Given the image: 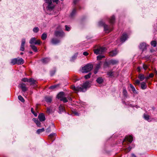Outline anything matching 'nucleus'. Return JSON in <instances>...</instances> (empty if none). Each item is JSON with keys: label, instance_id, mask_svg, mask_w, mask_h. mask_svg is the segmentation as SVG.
<instances>
[{"label": "nucleus", "instance_id": "18", "mask_svg": "<svg viewBox=\"0 0 157 157\" xmlns=\"http://www.w3.org/2000/svg\"><path fill=\"white\" fill-rule=\"evenodd\" d=\"M28 82L30 83V85H36V81L34 80L33 78H30L29 79Z\"/></svg>", "mask_w": 157, "mask_h": 157}, {"label": "nucleus", "instance_id": "14", "mask_svg": "<svg viewBox=\"0 0 157 157\" xmlns=\"http://www.w3.org/2000/svg\"><path fill=\"white\" fill-rule=\"evenodd\" d=\"M139 48L142 49L143 51L146 48V45L145 43H141L140 44L139 46Z\"/></svg>", "mask_w": 157, "mask_h": 157}, {"label": "nucleus", "instance_id": "53", "mask_svg": "<svg viewBox=\"0 0 157 157\" xmlns=\"http://www.w3.org/2000/svg\"><path fill=\"white\" fill-rule=\"evenodd\" d=\"M83 55L85 56H86L88 55V53L87 52H84L83 53Z\"/></svg>", "mask_w": 157, "mask_h": 157}, {"label": "nucleus", "instance_id": "55", "mask_svg": "<svg viewBox=\"0 0 157 157\" xmlns=\"http://www.w3.org/2000/svg\"><path fill=\"white\" fill-rule=\"evenodd\" d=\"M73 113L75 115H76V116L78 115V113L76 111H75Z\"/></svg>", "mask_w": 157, "mask_h": 157}, {"label": "nucleus", "instance_id": "3", "mask_svg": "<svg viewBox=\"0 0 157 157\" xmlns=\"http://www.w3.org/2000/svg\"><path fill=\"white\" fill-rule=\"evenodd\" d=\"M57 98L60 101H63L64 103L68 101V100L65 97L64 93L63 92H60L57 95Z\"/></svg>", "mask_w": 157, "mask_h": 157}, {"label": "nucleus", "instance_id": "37", "mask_svg": "<svg viewBox=\"0 0 157 157\" xmlns=\"http://www.w3.org/2000/svg\"><path fill=\"white\" fill-rule=\"evenodd\" d=\"M39 29L38 27H36L33 28V31L35 33H37L39 31Z\"/></svg>", "mask_w": 157, "mask_h": 157}, {"label": "nucleus", "instance_id": "36", "mask_svg": "<svg viewBox=\"0 0 157 157\" xmlns=\"http://www.w3.org/2000/svg\"><path fill=\"white\" fill-rule=\"evenodd\" d=\"M76 13V9L74 8L72 10L71 13V16H73Z\"/></svg>", "mask_w": 157, "mask_h": 157}, {"label": "nucleus", "instance_id": "20", "mask_svg": "<svg viewBox=\"0 0 157 157\" xmlns=\"http://www.w3.org/2000/svg\"><path fill=\"white\" fill-rule=\"evenodd\" d=\"M115 21V17L114 15L112 16L109 19V22L111 24H113Z\"/></svg>", "mask_w": 157, "mask_h": 157}, {"label": "nucleus", "instance_id": "46", "mask_svg": "<svg viewBox=\"0 0 157 157\" xmlns=\"http://www.w3.org/2000/svg\"><path fill=\"white\" fill-rule=\"evenodd\" d=\"M48 113H50L51 112V110L50 108H48L46 111Z\"/></svg>", "mask_w": 157, "mask_h": 157}, {"label": "nucleus", "instance_id": "56", "mask_svg": "<svg viewBox=\"0 0 157 157\" xmlns=\"http://www.w3.org/2000/svg\"><path fill=\"white\" fill-rule=\"evenodd\" d=\"M84 78L86 79H87L88 78V74L85 75L84 76Z\"/></svg>", "mask_w": 157, "mask_h": 157}, {"label": "nucleus", "instance_id": "38", "mask_svg": "<svg viewBox=\"0 0 157 157\" xmlns=\"http://www.w3.org/2000/svg\"><path fill=\"white\" fill-rule=\"evenodd\" d=\"M65 30L67 31H69L71 29V27H70L68 26L67 25H65Z\"/></svg>", "mask_w": 157, "mask_h": 157}, {"label": "nucleus", "instance_id": "13", "mask_svg": "<svg viewBox=\"0 0 157 157\" xmlns=\"http://www.w3.org/2000/svg\"><path fill=\"white\" fill-rule=\"evenodd\" d=\"M118 53V51H117V49H115L110 52H109V55L110 56L113 57L116 56Z\"/></svg>", "mask_w": 157, "mask_h": 157}, {"label": "nucleus", "instance_id": "2", "mask_svg": "<svg viewBox=\"0 0 157 157\" xmlns=\"http://www.w3.org/2000/svg\"><path fill=\"white\" fill-rule=\"evenodd\" d=\"M99 24L100 26H103L104 30L106 33H109L113 30V28L111 26L105 24L103 21L99 22Z\"/></svg>", "mask_w": 157, "mask_h": 157}, {"label": "nucleus", "instance_id": "63", "mask_svg": "<svg viewBox=\"0 0 157 157\" xmlns=\"http://www.w3.org/2000/svg\"><path fill=\"white\" fill-rule=\"evenodd\" d=\"M138 71L139 72H140L141 70V68L140 67H138L137 68Z\"/></svg>", "mask_w": 157, "mask_h": 157}, {"label": "nucleus", "instance_id": "49", "mask_svg": "<svg viewBox=\"0 0 157 157\" xmlns=\"http://www.w3.org/2000/svg\"><path fill=\"white\" fill-rule=\"evenodd\" d=\"M143 67L144 69L145 70L147 69V65H145V64H143Z\"/></svg>", "mask_w": 157, "mask_h": 157}, {"label": "nucleus", "instance_id": "1", "mask_svg": "<svg viewBox=\"0 0 157 157\" xmlns=\"http://www.w3.org/2000/svg\"><path fill=\"white\" fill-rule=\"evenodd\" d=\"M88 86V82L86 81L82 85L78 86L75 87V86H71L72 89L75 91L85 92L87 90V88Z\"/></svg>", "mask_w": 157, "mask_h": 157}, {"label": "nucleus", "instance_id": "51", "mask_svg": "<svg viewBox=\"0 0 157 157\" xmlns=\"http://www.w3.org/2000/svg\"><path fill=\"white\" fill-rule=\"evenodd\" d=\"M148 76L150 78H152L154 76V74L152 73H151Z\"/></svg>", "mask_w": 157, "mask_h": 157}, {"label": "nucleus", "instance_id": "4", "mask_svg": "<svg viewBox=\"0 0 157 157\" xmlns=\"http://www.w3.org/2000/svg\"><path fill=\"white\" fill-rule=\"evenodd\" d=\"M106 49L105 47H100L94 50V53L97 55L101 54L105 52Z\"/></svg>", "mask_w": 157, "mask_h": 157}, {"label": "nucleus", "instance_id": "44", "mask_svg": "<svg viewBox=\"0 0 157 157\" xmlns=\"http://www.w3.org/2000/svg\"><path fill=\"white\" fill-rule=\"evenodd\" d=\"M135 83L136 85H139L140 83V81L139 80L137 79L135 80Z\"/></svg>", "mask_w": 157, "mask_h": 157}, {"label": "nucleus", "instance_id": "12", "mask_svg": "<svg viewBox=\"0 0 157 157\" xmlns=\"http://www.w3.org/2000/svg\"><path fill=\"white\" fill-rule=\"evenodd\" d=\"M17 64L18 65L22 64L24 63V61L21 58H16Z\"/></svg>", "mask_w": 157, "mask_h": 157}, {"label": "nucleus", "instance_id": "26", "mask_svg": "<svg viewBox=\"0 0 157 157\" xmlns=\"http://www.w3.org/2000/svg\"><path fill=\"white\" fill-rule=\"evenodd\" d=\"M47 8L49 10H52L54 8V6L52 4V3L49 4H48Z\"/></svg>", "mask_w": 157, "mask_h": 157}, {"label": "nucleus", "instance_id": "27", "mask_svg": "<svg viewBox=\"0 0 157 157\" xmlns=\"http://www.w3.org/2000/svg\"><path fill=\"white\" fill-rule=\"evenodd\" d=\"M30 47L35 52H37V49L35 45H30Z\"/></svg>", "mask_w": 157, "mask_h": 157}, {"label": "nucleus", "instance_id": "9", "mask_svg": "<svg viewBox=\"0 0 157 157\" xmlns=\"http://www.w3.org/2000/svg\"><path fill=\"white\" fill-rule=\"evenodd\" d=\"M133 138H124L123 143H126L128 144L131 143L133 140Z\"/></svg>", "mask_w": 157, "mask_h": 157}, {"label": "nucleus", "instance_id": "6", "mask_svg": "<svg viewBox=\"0 0 157 157\" xmlns=\"http://www.w3.org/2000/svg\"><path fill=\"white\" fill-rule=\"evenodd\" d=\"M55 35L57 37H62L64 36L65 33L62 31H56L55 32Z\"/></svg>", "mask_w": 157, "mask_h": 157}, {"label": "nucleus", "instance_id": "25", "mask_svg": "<svg viewBox=\"0 0 157 157\" xmlns=\"http://www.w3.org/2000/svg\"><path fill=\"white\" fill-rule=\"evenodd\" d=\"M138 77L140 81H143L145 78L144 75L142 74H140L138 75Z\"/></svg>", "mask_w": 157, "mask_h": 157}, {"label": "nucleus", "instance_id": "60", "mask_svg": "<svg viewBox=\"0 0 157 157\" xmlns=\"http://www.w3.org/2000/svg\"><path fill=\"white\" fill-rule=\"evenodd\" d=\"M131 157H136V156L133 153H132L131 155Z\"/></svg>", "mask_w": 157, "mask_h": 157}, {"label": "nucleus", "instance_id": "23", "mask_svg": "<svg viewBox=\"0 0 157 157\" xmlns=\"http://www.w3.org/2000/svg\"><path fill=\"white\" fill-rule=\"evenodd\" d=\"M50 59L48 58H46L42 59L41 60L44 63H46L50 61Z\"/></svg>", "mask_w": 157, "mask_h": 157}, {"label": "nucleus", "instance_id": "62", "mask_svg": "<svg viewBox=\"0 0 157 157\" xmlns=\"http://www.w3.org/2000/svg\"><path fill=\"white\" fill-rule=\"evenodd\" d=\"M33 121L35 123L38 120L36 118H33Z\"/></svg>", "mask_w": 157, "mask_h": 157}, {"label": "nucleus", "instance_id": "10", "mask_svg": "<svg viewBox=\"0 0 157 157\" xmlns=\"http://www.w3.org/2000/svg\"><path fill=\"white\" fill-rule=\"evenodd\" d=\"M19 86L21 89L23 91L25 92L27 90V87L25 86V83H21L20 84Z\"/></svg>", "mask_w": 157, "mask_h": 157}, {"label": "nucleus", "instance_id": "43", "mask_svg": "<svg viewBox=\"0 0 157 157\" xmlns=\"http://www.w3.org/2000/svg\"><path fill=\"white\" fill-rule=\"evenodd\" d=\"M35 123L38 126H40V122L37 120V121H36V122H35Z\"/></svg>", "mask_w": 157, "mask_h": 157}, {"label": "nucleus", "instance_id": "59", "mask_svg": "<svg viewBox=\"0 0 157 157\" xmlns=\"http://www.w3.org/2000/svg\"><path fill=\"white\" fill-rule=\"evenodd\" d=\"M79 0H74V3L75 4H76V3Z\"/></svg>", "mask_w": 157, "mask_h": 157}, {"label": "nucleus", "instance_id": "30", "mask_svg": "<svg viewBox=\"0 0 157 157\" xmlns=\"http://www.w3.org/2000/svg\"><path fill=\"white\" fill-rule=\"evenodd\" d=\"M151 46L154 47H155L157 45V42L155 40H153L151 42Z\"/></svg>", "mask_w": 157, "mask_h": 157}, {"label": "nucleus", "instance_id": "45", "mask_svg": "<svg viewBox=\"0 0 157 157\" xmlns=\"http://www.w3.org/2000/svg\"><path fill=\"white\" fill-rule=\"evenodd\" d=\"M50 136L51 137H56V133H51L50 135Z\"/></svg>", "mask_w": 157, "mask_h": 157}, {"label": "nucleus", "instance_id": "19", "mask_svg": "<svg viewBox=\"0 0 157 157\" xmlns=\"http://www.w3.org/2000/svg\"><path fill=\"white\" fill-rule=\"evenodd\" d=\"M51 42L53 44H56L59 42V40L56 38H53L51 40Z\"/></svg>", "mask_w": 157, "mask_h": 157}, {"label": "nucleus", "instance_id": "52", "mask_svg": "<svg viewBox=\"0 0 157 157\" xmlns=\"http://www.w3.org/2000/svg\"><path fill=\"white\" fill-rule=\"evenodd\" d=\"M56 85L52 86H50L49 87V88L50 89H54V88H56Z\"/></svg>", "mask_w": 157, "mask_h": 157}, {"label": "nucleus", "instance_id": "21", "mask_svg": "<svg viewBox=\"0 0 157 157\" xmlns=\"http://www.w3.org/2000/svg\"><path fill=\"white\" fill-rule=\"evenodd\" d=\"M45 99L47 102L50 103L52 101V98L51 97H46Z\"/></svg>", "mask_w": 157, "mask_h": 157}, {"label": "nucleus", "instance_id": "29", "mask_svg": "<svg viewBox=\"0 0 157 157\" xmlns=\"http://www.w3.org/2000/svg\"><path fill=\"white\" fill-rule=\"evenodd\" d=\"M97 82L99 84H101L103 82V79L101 77L98 78L96 80Z\"/></svg>", "mask_w": 157, "mask_h": 157}, {"label": "nucleus", "instance_id": "41", "mask_svg": "<svg viewBox=\"0 0 157 157\" xmlns=\"http://www.w3.org/2000/svg\"><path fill=\"white\" fill-rule=\"evenodd\" d=\"M29 79H28L27 78H23L21 80H22V81L24 82H28Z\"/></svg>", "mask_w": 157, "mask_h": 157}, {"label": "nucleus", "instance_id": "39", "mask_svg": "<svg viewBox=\"0 0 157 157\" xmlns=\"http://www.w3.org/2000/svg\"><path fill=\"white\" fill-rule=\"evenodd\" d=\"M144 118L145 120H148L149 119V116L146 114H144Z\"/></svg>", "mask_w": 157, "mask_h": 157}, {"label": "nucleus", "instance_id": "34", "mask_svg": "<svg viewBox=\"0 0 157 157\" xmlns=\"http://www.w3.org/2000/svg\"><path fill=\"white\" fill-rule=\"evenodd\" d=\"M105 56L102 55H99L97 56V59L98 60H100L102 59V58H104Z\"/></svg>", "mask_w": 157, "mask_h": 157}, {"label": "nucleus", "instance_id": "64", "mask_svg": "<svg viewBox=\"0 0 157 157\" xmlns=\"http://www.w3.org/2000/svg\"><path fill=\"white\" fill-rule=\"evenodd\" d=\"M31 112L32 113H34V112L33 111V108H31Z\"/></svg>", "mask_w": 157, "mask_h": 157}, {"label": "nucleus", "instance_id": "11", "mask_svg": "<svg viewBox=\"0 0 157 157\" xmlns=\"http://www.w3.org/2000/svg\"><path fill=\"white\" fill-rule=\"evenodd\" d=\"M128 38V36L126 33H124L121 36V41L123 42H124Z\"/></svg>", "mask_w": 157, "mask_h": 157}, {"label": "nucleus", "instance_id": "5", "mask_svg": "<svg viewBox=\"0 0 157 157\" xmlns=\"http://www.w3.org/2000/svg\"><path fill=\"white\" fill-rule=\"evenodd\" d=\"M80 71L82 73H87L88 72V64L82 67L80 69Z\"/></svg>", "mask_w": 157, "mask_h": 157}, {"label": "nucleus", "instance_id": "33", "mask_svg": "<svg viewBox=\"0 0 157 157\" xmlns=\"http://www.w3.org/2000/svg\"><path fill=\"white\" fill-rule=\"evenodd\" d=\"M44 131V128H42L41 129H38L37 130V133H38V134H40V133L41 132H43Z\"/></svg>", "mask_w": 157, "mask_h": 157}, {"label": "nucleus", "instance_id": "8", "mask_svg": "<svg viewBox=\"0 0 157 157\" xmlns=\"http://www.w3.org/2000/svg\"><path fill=\"white\" fill-rule=\"evenodd\" d=\"M38 118L40 121L41 122L44 121L46 120L45 116L43 113L40 114L38 115Z\"/></svg>", "mask_w": 157, "mask_h": 157}, {"label": "nucleus", "instance_id": "7", "mask_svg": "<svg viewBox=\"0 0 157 157\" xmlns=\"http://www.w3.org/2000/svg\"><path fill=\"white\" fill-rule=\"evenodd\" d=\"M25 43V39H22L21 40V44L20 48V50L22 51H24L25 50L24 46Z\"/></svg>", "mask_w": 157, "mask_h": 157}, {"label": "nucleus", "instance_id": "50", "mask_svg": "<svg viewBox=\"0 0 157 157\" xmlns=\"http://www.w3.org/2000/svg\"><path fill=\"white\" fill-rule=\"evenodd\" d=\"M40 40H36V43L35 44H40Z\"/></svg>", "mask_w": 157, "mask_h": 157}, {"label": "nucleus", "instance_id": "61", "mask_svg": "<svg viewBox=\"0 0 157 157\" xmlns=\"http://www.w3.org/2000/svg\"><path fill=\"white\" fill-rule=\"evenodd\" d=\"M33 121L35 123L38 120L36 118H33Z\"/></svg>", "mask_w": 157, "mask_h": 157}, {"label": "nucleus", "instance_id": "31", "mask_svg": "<svg viewBox=\"0 0 157 157\" xmlns=\"http://www.w3.org/2000/svg\"><path fill=\"white\" fill-rule=\"evenodd\" d=\"M16 58L12 59L11 60V63L13 65H14L15 64H17V62H16Z\"/></svg>", "mask_w": 157, "mask_h": 157}, {"label": "nucleus", "instance_id": "24", "mask_svg": "<svg viewBox=\"0 0 157 157\" xmlns=\"http://www.w3.org/2000/svg\"><path fill=\"white\" fill-rule=\"evenodd\" d=\"M36 43V39L35 37L32 38L29 41V43L32 44H35Z\"/></svg>", "mask_w": 157, "mask_h": 157}, {"label": "nucleus", "instance_id": "17", "mask_svg": "<svg viewBox=\"0 0 157 157\" xmlns=\"http://www.w3.org/2000/svg\"><path fill=\"white\" fill-rule=\"evenodd\" d=\"M59 113H61L62 112H63L65 110V109L63 105H60L59 106Z\"/></svg>", "mask_w": 157, "mask_h": 157}, {"label": "nucleus", "instance_id": "32", "mask_svg": "<svg viewBox=\"0 0 157 157\" xmlns=\"http://www.w3.org/2000/svg\"><path fill=\"white\" fill-rule=\"evenodd\" d=\"M123 93L124 97H125V98H127L128 96V93L126 89H123Z\"/></svg>", "mask_w": 157, "mask_h": 157}, {"label": "nucleus", "instance_id": "58", "mask_svg": "<svg viewBox=\"0 0 157 157\" xmlns=\"http://www.w3.org/2000/svg\"><path fill=\"white\" fill-rule=\"evenodd\" d=\"M56 71H54L53 72H51V76H52L55 73Z\"/></svg>", "mask_w": 157, "mask_h": 157}, {"label": "nucleus", "instance_id": "35", "mask_svg": "<svg viewBox=\"0 0 157 157\" xmlns=\"http://www.w3.org/2000/svg\"><path fill=\"white\" fill-rule=\"evenodd\" d=\"M18 98L19 100L23 102H24L25 101V100L23 98L21 95H19L18 96Z\"/></svg>", "mask_w": 157, "mask_h": 157}, {"label": "nucleus", "instance_id": "16", "mask_svg": "<svg viewBox=\"0 0 157 157\" xmlns=\"http://www.w3.org/2000/svg\"><path fill=\"white\" fill-rule=\"evenodd\" d=\"M100 66H101V62L96 65L95 68L94 70V74H96L97 73L98 70L100 68Z\"/></svg>", "mask_w": 157, "mask_h": 157}, {"label": "nucleus", "instance_id": "15", "mask_svg": "<svg viewBox=\"0 0 157 157\" xmlns=\"http://www.w3.org/2000/svg\"><path fill=\"white\" fill-rule=\"evenodd\" d=\"M118 63V61L117 60L111 59L109 61V64L113 65L116 64Z\"/></svg>", "mask_w": 157, "mask_h": 157}, {"label": "nucleus", "instance_id": "48", "mask_svg": "<svg viewBox=\"0 0 157 157\" xmlns=\"http://www.w3.org/2000/svg\"><path fill=\"white\" fill-rule=\"evenodd\" d=\"M93 66L91 64H89V71L93 68Z\"/></svg>", "mask_w": 157, "mask_h": 157}, {"label": "nucleus", "instance_id": "57", "mask_svg": "<svg viewBox=\"0 0 157 157\" xmlns=\"http://www.w3.org/2000/svg\"><path fill=\"white\" fill-rule=\"evenodd\" d=\"M53 2H55L56 4H58L59 1V0H52Z\"/></svg>", "mask_w": 157, "mask_h": 157}, {"label": "nucleus", "instance_id": "40", "mask_svg": "<svg viewBox=\"0 0 157 157\" xmlns=\"http://www.w3.org/2000/svg\"><path fill=\"white\" fill-rule=\"evenodd\" d=\"M110 64H109V62H105L104 63V67H108Z\"/></svg>", "mask_w": 157, "mask_h": 157}, {"label": "nucleus", "instance_id": "47", "mask_svg": "<svg viewBox=\"0 0 157 157\" xmlns=\"http://www.w3.org/2000/svg\"><path fill=\"white\" fill-rule=\"evenodd\" d=\"M131 89H132V91L134 93H135V94L137 93L136 92L135 90V88L134 87H133Z\"/></svg>", "mask_w": 157, "mask_h": 157}, {"label": "nucleus", "instance_id": "22", "mask_svg": "<svg viewBox=\"0 0 157 157\" xmlns=\"http://www.w3.org/2000/svg\"><path fill=\"white\" fill-rule=\"evenodd\" d=\"M141 88L143 90L145 89L147 87L146 83L143 82L141 83Z\"/></svg>", "mask_w": 157, "mask_h": 157}, {"label": "nucleus", "instance_id": "28", "mask_svg": "<svg viewBox=\"0 0 157 157\" xmlns=\"http://www.w3.org/2000/svg\"><path fill=\"white\" fill-rule=\"evenodd\" d=\"M41 39L43 40H45L47 37V34L46 33H43L41 36Z\"/></svg>", "mask_w": 157, "mask_h": 157}, {"label": "nucleus", "instance_id": "42", "mask_svg": "<svg viewBox=\"0 0 157 157\" xmlns=\"http://www.w3.org/2000/svg\"><path fill=\"white\" fill-rule=\"evenodd\" d=\"M46 3H48V4L52 3V0H44Z\"/></svg>", "mask_w": 157, "mask_h": 157}, {"label": "nucleus", "instance_id": "54", "mask_svg": "<svg viewBox=\"0 0 157 157\" xmlns=\"http://www.w3.org/2000/svg\"><path fill=\"white\" fill-rule=\"evenodd\" d=\"M108 74L109 76H111L113 75V73L112 72H109L108 73Z\"/></svg>", "mask_w": 157, "mask_h": 157}]
</instances>
